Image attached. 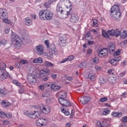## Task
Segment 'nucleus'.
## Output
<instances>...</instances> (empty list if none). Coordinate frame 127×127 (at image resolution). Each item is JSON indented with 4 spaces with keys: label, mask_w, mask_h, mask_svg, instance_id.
<instances>
[{
    "label": "nucleus",
    "mask_w": 127,
    "mask_h": 127,
    "mask_svg": "<svg viewBox=\"0 0 127 127\" xmlns=\"http://www.w3.org/2000/svg\"><path fill=\"white\" fill-rule=\"evenodd\" d=\"M63 3H64V1L63 0H60L58 2L57 6L56 11L57 12H60L61 14H63V16L64 18H67V17L71 14V10H72V8H70L69 11L63 10V8H62Z\"/></svg>",
    "instance_id": "f257e3e1"
},
{
    "label": "nucleus",
    "mask_w": 127,
    "mask_h": 127,
    "mask_svg": "<svg viewBox=\"0 0 127 127\" xmlns=\"http://www.w3.org/2000/svg\"><path fill=\"white\" fill-rule=\"evenodd\" d=\"M119 6V4L114 5L111 9V16L114 20H119L120 17L122 16Z\"/></svg>",
    "instance_id": "f03ea898"
},
{
    "label": "nucleus",
    "mask_w": 127,
    "mask_h": 127,
    "mask_svg": "<svg viewBox=\"0 0 127 127\" xmlns=\"http://www.w3.org/2000/svg\"><path fill=\"white\" fill-rule=\"evenodd\" d=\"M11 41L12 43L14 44L16 48L20 47L21 44H22V41L20 38L18 37L16 34L12 32V35L11 36Z\"/></svg>",
    "instance_id": "7ed1b4c3"
},
{
    "label": "nucleus",
    "mask_w": 127,
    "mask_h": 127,
    "mask_svg": "<svg viewBox=\"0 0 127 127\" xmlns=\"http://www.w3.org/2000/svg\"><path fill=\"white\" fill-rule=\"evenodd\" d=\"M6 67V65L4 63L2 62L0 63V70L2 73L1 75H0V80H5L8 76V73H7L6 70H5Z\"/></svg>",
    "instance_id": "20e7f679"
},
{
    "label": "nucleus",
    "mask_w": 127,
    "mask_h": 127,
    "mask_svg": "<svg viewBox=\"0 0 127 127\" xmlns=\"http://www.w3.org/2000/svg\"><path fill=\"white\" fill-rule=\"evenodd\" d=\"M50 50L49 53L47 54V57L49 59H52L53 58V55H57L58 53L57 52V50L55 48V45H52L49 47Z\"/></svg>",
    "instance_id": "39448f33"
},
{
    "label": "nucleus",
    "mask_w": 127,
    "mask_h": 127,
    "mask_svg": "<svg viewBox=\"0 0 127 127\" xmlns=\"http://www.w3.org/2000/svg\"><path fill=\"white\" fill-rule=\"evenodd\" d=\"M40 115H41L40 111H34L28 113L27 116L30 119H37L40 117Z\"/></svg>",
    "instance_id": "423d86ee"
},
{
    "label": "nucleus",
    "mask_w": 127,
    "mask_h": 127,
    "mask_svg": "<svg viewBox=\"0 0 127 127\" xmlns=\"http://www.w3.org/2000/svg\"><path fill=\"white\" fill-rule=\"evenodd\" d=\"M27 80L29 84L30 85H34L36 82V78L35 75L33 73H29L27 75Z\"/></svg>",
    "instance_id": "0eeeda50"
},
{
    "label": "nucleus",
    "mask_w": 127,
    "mask_h": 127,
    "mask_svg": "<svg viewBox=\"0 0 127 127\" xmlns=\"http://www.w3.org/2000/svg\"><path fill=\"white\" fill-rule=\"evenodd\" d=\"M40 110L44 114V115H48V114H50L51 112V109L50 107L46 105H42L40 107Z\"/></svg>",
    "instance_id": "6e6552de"
},
{
    "label": "nucleus",
    "mask_w": 127,
    "mask_h": 127,
    "mask_svg": "<svg viewBox=\"0 0 127 127\" xmlns=\"http://www.w3.org/2000/svg\"><path fill=\"white\" fill-rule=\"evenodd\" d=\"M59 102L62 106L64 107H70L71 103L65 99H59Z\"/></svg>",
    "instance_id": "1a4fd4ad"
},
{
    "label": "nucleus",
    "mask_w": 127,
    "mask_h": 127,
    "mask_svg": "<svg viewBox=\"0 0 127 127\" xmlns=\"http://www.w3.org/2000/svg\"><path fill=\"white\" fill-rule=\"evenodd\" d=\"M70 21L72 23H76V22L79 21V17L76 14H71Z\"/></svg>",
    "instance_id": "9d476101"
},
{
    "label": "nucleus",
    "mask_w": 127,
    "mask_h": 127,
    "mask_svg": "<svg viewBox=\"0 0 127 127\" xmlns=\"http://www.w3.org/2000/svg\"><path fill=\"white\" fill-rule=\"evenodd\" d=\"M7 17V11L4 8H0V18L2 19Z\"/></svg>",
    "instance_id": "9b49d317"
},
{
    "label": "nucleus",
    "mask_w": 127,
    "mask_h": 127,
    "mask_svg": "<svg viewBox=\"0 0 127 127\" xmlns=\"http://www.w3.org/2000/svg\"><path fill=\"white\" fill-rule=\"evenodd\" d=\"M98 56L99 57H104V56H108V50L103 49L98 51Z\"/></svg>",
    "instance_id": "f8f14e48"
},
{
    "label": "nucleus",
    "mask_w": 127,
    "mask_h": 127,
    "mask_svg": "<svg viewBox=\"0 0 127 127\" xmlns=\"http://www.w3.org/2000/svg\"><path fill=\"white\" fill-rule=\"evenodd\" d=\"M37 53L39 55H41L44 52V47L42 45H39L36 47Z\"/></svg>",
    "instance_id": "ddd939ff"
},
{
    "label": "nucleus",
    "mask_w": 127,
    "mask_h": 127,
    "mask_svg": "<svg viewBox=\"0 0 127 127\" xmlns=\"http://www.w3.org/2000/svg\"><path fill=\"white\" fill-rule=\"evenodd\" d=\"M107 49L108 50H109V53H110V54H113V53L115 52V49H116V46L115 45V44L111 43L108 45Z\"/></svg>",
    "instance_id": "4468645a"
},
{
    "label": "nucleus",
    "mask_w": 127,
    "mask_h": 127,
    "mask_svg": "<svg viewBox=\"0 0 127 127\" xmlns=\"http://www.w3.org/2000/svg\"><path fill=\"white\" fill-rule=\"evenodd\" d=\"M60 40L61 41L60 45L61 46H65V44L67 42V37L66 35H63L60 37Z\"/></svg>",
    "instance_id": "2eb2a0df"
},
{
    "label": "nucleus",
    "mask_w": 127,
    "mask_h": 127,
    "mask_svg": "<svg viewBox=\"0 0 127 127\" xmlns=\"http://www.w3.org/2000/svg\"><path fill=\"white\" fill-rule=\"evenodd\" d=\"M121 59H122V58H121V57H116L114 59L111 60L109 61V62L111 64L113 65V66H116L117 64H118V62H119V61H121Z\"/></svg>",
    "instance_id": "dca6fc26"
},
{
    "label": "nucleus",
    "mask_w": 127,
    "mask_h": 127,
    "mask_svg": "<svg viewBox=\"0 0 127 127\" xmlns=\"http://www.w3.org/2000/svg\"><path fill=\"white\" fill-rule=\"evenodd\" d=\"M39 15L40 19L45 20L46 19V10H40L39 12Z\"/></svg>",
    "instance_id": "f3484780"
},
{
    "label": "nucleus",
    "mask_w": 127,
    "mask_h": 127,
    "mask_svg": "<svg viewBox=\"0 0 127 127\" xmlns=\"http://www.w3.org/2000/svg\"><path fill=\"white\" fill-rule=\"evenodd\" d=\"M50 72V69L49 68H44L40 70V75L41 76H47V75L49 74Z\"/></svg>",
    "instance_id": "a211bd4d"
},
{
    "label": "nucleus",
    "mask_w": 127,
    "mask_h": 127,
    "mask_svg": "<svg viewBox=\"0 0 127 127\" xmlns=\"http://www.w3.org/2000/svg\"><path fill=\"white\" fill-rule=\"evenodd\" d=\"M46 123V119H38V121L36 122V125L38 127H42L44 124Z\"/></svg>",
    "instance_id": "6ab92c4d"
},
{
    "label": "nucleus",
    "mask_w": 127,
    "mask_h": 127,
    "mask_svg": "<svg viewBox=\"0 0 127 127\" xmlns=\"http://www.w3.org/2000/svg\"><path fill=\"white\" fill-rule=\"evenodd\" d=\"M53 17V13L50 11L46 10V19L51 20Z\"/></svg>",
    "instance_id": "aec40b11"
},
{
    "label": "nucleus",
    "mask_w": 127,
    "mask_h": 127,
    "mask_svg": "<svg viewBox=\"0 0 127 127\" xmlns=\"http://www.w3.org/2000/svg\"><path fill=\"white\" fill-rule=\"evenodd\" d=\"M97 124L98 127H108L109 126V124L107 123L106 120H104L102 122H100V121L97 122Z\"/></svg>",
    "instance_id": "412c9836"
},
{
    "label": "nucleus",
    "mask_w": 127,
    "mask_h": 127,
    "mask_svg": "<svg viewBox=\"0 0 127 127\" xmlns=\"http://www.w3.org/2000/svg\"><path fill=\"white\" fill-rule=\"evenodd\" d=\"M43 65L46 68H49V67H54V64H52L50 62H48V61H45L43 63Z\"/></svg>",
    "instance_id": "4be33fe9"
},
{
    "label": "nucleus",
    "mask_w": 127,
    "mask_h": 127,
    "mask_svg": "<svg viewBox=\"0 0 127 127\" xmlns=\"http://www.w3.org/2000/svg\"><path fill=\"white\" fill-rule=\"evenodd\" d=\"M6 95H7L6 89L3 88H0V97H5Z\"/></svg>",
    "instance_id": "5701e85b"
},
{
    "label": "nucleus",
    "mask_w": 127,
    "mask_h": 127,
    "mask_svg": "<svg viewBox=\"0 0 127 127\" xmlns=\"http://www.w3.org/2000/svg\"><path fill=\"white\" fill-rule=\"evenodd\" d=\"M80 102L82 104V105H86L88 102H90V98L88 97L85 96L83 97Z\"/></svg>",
    "instance_id": "b1692460"
},
{
    "label": "nucleus",
    "mask_w": 127,
    "mask_h": 127,
    "mask_svg": "<svg viewBox=\"0 0 127 127\" xmlns=\"http://www.w3.org/2000/svg\"><path fill=\"white\" fill-rule=\"evenodd\" d=\"M58 95L59 96V99H66L67 97V92H59Z\"/></svg>",
    "instance_id": "393cba45"
},
{
    "label": "nucleus",
    "mask_w": 127,
    "mask_h": 127,
    "mask_svg": "<svg viewBox=\"0 0 127 127\" xmlns=\"http://www.w3.org/2000/svg\"><path fill=\"white\" fill-rule=\"evenodd\" d=\"M51 88L52 91H54V92H56L57 91H59V90H60V89L61 88V87L59 85L52 84L51 86Z\"/></svg>",
    "instance_id": "a878e982"
},
{
    "label": "nucleus",
    "mask_w": 127,
    "mask_h": 127,
    "mask_svg": "<svg viewBox=\"0 0 127 127\" xmlns=\"http://www.w3.org/2000/svg\"><path fill=\"white\" fill-rule=\"evenodd\" d=\"M73 59H74V56L70 55L67 58L62 61L61 63H65V62H67V61H71V60H73Z\"/></svg>",
    "instance_id": "bb28decb"
},
{
    "label": "nucleus",
    "mask_w": 127,
    "mask_h": 127,
    "mask_svg": "<svg viewBox=\"0 0 127 127\" xmlns=\"http://www.w3.org/2000/svg\"><path fill=\"white\" fill-rule=\"evenodd\" d=\"M112 115L113 117H115V118H121L123 116V114H122V113H120L118 112H113L112 113Z\"/></svg>",
    "instance_id": "cd10ccee"
},
{
    "label": "nucleus",
    "mask_w": 127,
    "mask_h": 127,
    "mask_svg": "<svg viewBox=\"0 0 127 127\" xmlns=\"http://www.w3.org/2000/svg\"><path fill=\"white\" fill-rule=\"evenodd\" d=\"M42 62H43V60L41 58L35 59L33 60V63L34 64L38 63L39 64H41Z\"/></svg>",
    "instance_id": "c85d7f7f"
},
{
    "label": "nucleus",
    "mask_w": 127,
    "mask_h": 127,
    "mask_svg": "<svg viewBox=\"0 0 127 127\" xmlns=\"http://www.w3.org/2000/svg\"><path fill=\"white\" fill-rule=\"evenodd\" d=\"M85 39L86 40H92L93 39V36L90 33H87L85 36Z\"/></svg>",
    "instance_id": "c756f323"
},
{
    "label": "nucleus",
    "mask_w": 127,
    "mask_h": 127,
    "mask_svg": "<svg viewBox=\"0 0 127 127\" xmlns=\"http://www.w3.org/2000/svg\"><path fill=\"white\" fill-rule=\"evenodd\" d=\"M1 105H3V107H9V106H10V103L7 100H3L1 102Z\"/></svg>",
    "instance_id": "7c9ffc66"
},
{
    "label": "nucleus",
    "mask_w": 127,
    "mask_h": 127,
    "mask_svg": "<svg viewBox=\"0 0 127 127\" xmlns=\"http://www.w3.org/2000/svg\"><path fill=\"white\" fill-rule=\"evenodd\" d=\"M25 24L27 25L28 26H29L30 25H31L32 24V22H31V20L28 18L26 17L25 19Z\"/></svg>",
    "instance_id": "2f4dec72"
},
{
    "label": "nucleus",
    "mask_w": 127,
    "mask_h": 127,
    "mask_svg": "<svg viewBox=\"0 0 127 127\" xmlns=\"http://www.w3.org/2000/svg\"><path fill=\"white\" fill-rule=\"evenodd\" d=\"M120 37L121 38L125 39L127 38V31L124 30L123 32L121 34Z\"/></svg>",
    "instance_id": "473e14b6"
},
{
    "label": "nucleus",
    "mask_w": 127,
    "mask_h": 127,
    "mask_svg": "<svg viewBox=\"0 0 127 127\" xmlns=\"http://www.w3.org/2000/svg\"><path fill=\"white\" fill-rule=\"evenodd\" d=\"M88 78L90 79V80H91V81H92L93 82L96 80V76H95V75L92 73H90L88 75Z\"/></svg>",
    "instance_id": "72a5a7b5"
},
{
    "label": "nucleus",
    "mask_w": 127,
    "mask_h": 127,
    "mask_svg": "<svg viewBox=\"0 0 127 127\" xmlns=\"http://www.w3.org/2000/svg\"><path fill=\"white\" fill-rule=\"evenodd\" d=\"M111 112V109L108 108H105L103 111V114L104 116H107L110 114Z\"/></svg>",
    "instance_id": "f704fd0d"
},
{
    "label": "nucleus",
    "mask_w": 127,
    "mask_h": 127,
    "mask_svg": "<svg viewBox=\"0 0 127 127\" xmlns=\"http://www.w3.org/2000/svg\"><path fill=\"white\" fill-rule=\"evenodd\" d=\"M7 44V41L5 39L0 40V46L1 45H5Z\"/></svg>",
    "instance_id": "c9c22d12"
},
{
    "label": "nucleus",
    "mask_w": 127,
    "mask_h": 127,
    "mask_svg": "<svg viewBox=\"0 0 127 127\" xmlns=\"http://www.w3.org/2000/svg\"><path fill=\"white\" fill-rule=\"evenodd\" d=\"M115 35L116 37H119V36H121V31L118 29L115 30Z\"/></svg>",
    "instance_id": "e433bc0d"
},
{
    "label": "nucleus",
    "mask_w": 127,
    "mask_h": 127,
    "mask_svg": "<svg viewBox=\"0 0 127 127\" xmlns=\"http://www.w3.org/2000/svg\"><path fill=\"white\" fill-rule=\"evenodd\" d=\"M108 33L109 35H111V36H115V30L112 29L108 31Z\"/></svg>",
    "instance_id": "4c0bfd02"
},
{
    "label": "nucleus",
    "mask_w": 127,
    "mask_h": 127,
    "mask_svg": "<svg viewBox=\"0 0 127 127\" xmlns=\"http://www.w3.org/2000/svg\"><path fill=\"white\" fill-rule=\"evenodd\" d=\"M3 22L5 23H7V24H9L10 23V21L8 20L7 17H4V18H2Z\"/></svg>",
    "instance_id": "58836bf2"
},
{
    "label": "nucleus",
    "mask_w": 127,
    "mask_h": 127,
    "mask_svg": "<svg viewBox=\"0 0 127 127\" xmlns=\"http://www.w3.org/2000/svg\"><path fill=\"white\" fill-rule=\"evenodd\" d=\"M113 53V56H114V57H116V56H119V55H120V54H121V50H118L115 53L114 52Z\"/></svg>",
    "instance_id": "ea45409f"
},
{
    "label": "nucleus",
    "mask_w": 127,
    "mask_h": 127,
    "mask_svg": "<svg viewBox=\"0 0 127 127\" xmlns=\"http://www.w3.org/2000/svg\"><path fill=\"white\" fill-rule=\"evenodd\" d=\"M93 26L94 27H98V26H99V24H98V20L95 19V20H93Z\"/></svg>",
    "instance_id": "a19ab883"
},
{
    "label": "nucleus",
    "mask_w": 127,
    "mask_h": 127,
    "mask_svg": "<svg viewBox=\"0 0 127 127\" xmlns=\"http://www.w3.org/2000/svg\"><path fill=\"white\" fill-rule=\"evenodd\" d=\"M102 36L105 37V38H109V36L108 33L105 31H102Z\"/></svg>",
    "instance_id": "79ce46f5"
},
{
    "label": "nucleus",
    "mask_w": 127,
    "mask_h": 127,
    "mask_svg": "<svg viewBox=\"0 0 127 127\" xmlns=\"http://www.w3.org/2000/svg\"><path fill=\"white\" fill-rule=\"evenodd\" d=\"M107 101H108V98H107V97H103V98H100V101L101 103H104L105 102H107Z\"/></svg>",
    "instance_id": "37998d69"
},
{
    "label": "nucleus",
    "mask_w": 127,
    "mask_h": 127,
    "mask_svg": "<svg viewBox=\"0 0 127 127\" xmlns=\"http://www.w3.org/2000/svg\"><path fill=\"white\" fill-rule=\"evenodd\" d=\"M106 82L107 81L106 79L102 78H100L99 80V83H100V84H105Z\"/></svg>",
    "instance_id": "c03bdc74"
},
{
    "label": "nucleus",
    "mask_w": 127,
    "mask_h": 127,
    "mask_svg": "<svg viewBox=\"0 0 127 127\" xmlns=\"http://www.w3.org/2000/svg\"><path fill=\"white\" fill-rule=\"evenodd\" d=\"M52 3H50L49 1H48V3L46 2L44 3V6L46 7V8H49V7H50V4H51Z\"/></svg>",
    "instance_id": "a18cd8bd"
},
{
    "label": "nucleus",
    "mask_w": 127,
    "mask_h": 127,
    "mask_svg": "<svg viewBox=\"0 0 127 127\" xmlns=\"http://www.w3.org/2000/svg\"><path fill=\"white\" fill-rule=\"evenodd\" d=\"M13 84H15L16 86H18L19 87L20 86V83L16 80H13Z\"/></svg>",
    "instance_id": "49530a36"
},
{
    "label": "nucleus",
    "mask_w": 127,
    "mask_h": 127,
    "mask_svg": "<svg viewBox=\"0 0 127 127\" xmlns=\"http://www.w3.org/2000/svg\"><path fill=\"white\" fill-rule=\"evenodd\" d=\"M43 85H44V86H45V88H48V87H51V85L52 84L50 83H45L43 84Z\"/></svg>",
    "instance_id": "de8ad7c7"
},
{
    "label": "nucleus",
    "mask_w": 127,
    "mask_h": 127,
    "mask_svg": "<svg viewBox=\"0 0 127 127\" xmlns=\"http://www.w3.org/2000/svg\"><path fill=\"white\" fill-rule=\"evenodd\" d=\"M18 92L19 94H23V93H24V89H23V87H20Z\"/></svg>",
    "instance_id": "09e8293b"
},
{
    "label": "nucleus",
    "mask_w": 127,
    "mask_h": 127,
    "mask_svg": "<svg viewBox=\"0 0 127 127\" xmlns=\"http://www.w3.org/2000/svg\"><path fill=\"white\" fill-rule=\"evenodd\" d=\"M110 81L111 83H113V84H114V83H116V77H112Z\"/></svg>",
    "instance_id": "8fccbe9b"
},
{
    "label": "nucleus",
    "mask_w": 127,
    "mask_h": 127,
    "mask_svg": "<svg viewBox=\"0 0 127 127\" xmlns=\"http://www.w3.org/2000/svg\"><path fill=\"white\" fill-rule=\"evenodd\" d=\"M4 117H5V114L0 111V118H4Z\"/></svg>",
    "instance_id": "3c124183"
},
{
    "label": "nucleus",
    "mask_w": 127,
    "mask_h": 127,
    "mask_svg": "<svg viewBox=\"0 0 127 127\" xmlns=\"http://www.w3.org/2000/svg\"><path fill=\"white\" fill-rule=\"evenodd\" d=\"M122 120L123 123H127V116L123 117Z\"/></svg>",
    "instance_id": "603ef678"
},
{
    "label": "nucleus",
    "mask_w": 127,
    "mask_h": 127,
    "mask_svg": "<svg viewBox=\"0 0 127 127\" xmlns=\"http://www.w3.org/2000/svg\"><path fill=\"white\" fill-rule=\"evenodd\" d=\"M45 44L46 45L47 48H49L50 46H49V41H48V40H46L45 41Z\"/></svg>",
    "instance_id": "864d4df0"
},
{
    "label": "nucleus",
    "mask_w": 127,
    "mask_h": 127,
    "mask_svg": "<svg viewBox=\"0 0 127 127\" xmlns=\"http://www.w3.org/2000/svg\"><path fill=\"white\" fill-rule=\"evenodd\" d=\"M45 86H44V85L43 84L42 85H40L39 86V89L40 90H41V91H44V88H45Z\"/></svg>",
    "instance_id": "5fc2aeb1"
},
{
    "label": "nucleus",
    "mask_w": 127,
    "mask_h": 127,
    "mask_svg": "<svg viewBox=\"0 0 127 127\" xmlns=\"http://www.w3.org/2000/svg\"><path fill=\"white\" fill-rule=\"evenodd\" d=\"M10 28L9 27H7L5 28V33L6 34H7L9 32Z\"/></svg>",
    "instance_id": "6e6d98bb"
},
{
    "label": "nucleus",
    "mask_w": 127,
    "mask_h": 127,
    "mask_svg": "<svg viewBox=\"0 0 127 127\" xmlns=\"http://www.w3.org/2000/svg\"><path fill=\"white\" fill-rule=\"evenodd\" d=\"M113 71H114L113 68L110 69L108 70L107 73H108V74H114V72H113Z\"/></svg>",
    "instance_id": "4d7b16f0"
},
{
    "label": "nucleus",
    "mask_w": 127,
    "mask_h": 127,
    "mask_svg": "<svg viewBox=\"0 0 127 127\" xmlns=\"http://www.w3.org/2000/svg\"><path fill=\"white\" fill-rule=\"evenodd\" d=\"M94 63H99V59L98 58H95L93 60Z\"/></svg>",
    "instance_id": "13d9d810"
},
{
    "label": "nucleus",
    "mask_w": 127,
    "mask_h": 127,
    "mask_svg": "<svg viewBox=\"0 0 127 127\" xmlns=\"http://www.w3.org/2000/svg\"><path fill=\"white\" fill-rule=\"evenodd\" d=\"M5 117L8 118V119H10L11 118V114L7 113V114H5Z\"/></svg>",
    "instance_id": "bf43d9fd"
},
{
    "label": "nucleus",
    "mask_w": 127,
    "mask_h": 127,
    "mask_svg": "<svg viewBox=\"0 0 127 127\" xmlns=\"http://www.w3.org/2000/svg\"><path fill=\"white\" fill-rule=\"evenodd\" d=\"M50 101H51V99L49 98H48L45 100V103L47 104V105H49V104H50Z\"/></svg>",
    "instance_id": "052dcab7"
},
{
    "label": "nucleus",
    "mask_w": 127,
    "mask_h": 127,
    "mask_svg": "<svg viewBox=\"0 0 127 127\" xmlns=\"http://www.w3.org/2000/svg\"><path fill=\"white\" fill-rule=\"evenodd\" d=\"M2 124L4 126H6L7 125H8V121L7 120L3 121Z\"/></svg>",
    "instance_id": "680f3d73"
},
{
    "label": "nucleus",
    "mask_w": 127,
    "mask_h": 127,
    "mask_svg": "<svg viewBox=\"0 0 127 127\" xmlns=\"http://www.w3.org/2000/svg\"><path fill=\"white\" fill-rule=\"evenodd\" d=\"M127 65V62L126 61H124L122 63H121V66H123L125 67Z\"/></svg>",
    "instance_id": "e2e57ef3"
},
{
    "label": "nucleus",
    "mask_w": 127,
    "mask_h": 127,
    "mask_svg": "<svg viewBox=\"0 0 127 127\" xmlns=\"http://www.w3.org/2000/svg\"><path fill=\"white\" fill-rule=\"evenodd\" d=\"M78 91H79L80 92H81V93H83L84 91H85V88H84V87L79 88L78 89H77Z\"/></svg>",
    "instance_id": "0e129e2a"
},
{
    "label": "nucleus",
    "mask_w": 127,
    "mask_h": 127,
    "mask_svg": "<svg viewBox=\"0 0 127 127\" xmlns=\"http://www.w3.org/2000/svg\"><path fill=\"white\" fill-rule=\"evenodd\" d=\"M94 41H88V45H92V44H94Z\"/></svg>",
    "instance_id": "69168bd1"
},
{
    "label": "nucleus",
    "mask_w": 127,
    "mask_h": 127,
    "mask_svg": "<svg viewBox=\"0 0 127 127\" xmlns=\"http://www.w3.org/2000/svg\"><path fill=\"white\" fill-rule=\"evenodd\" d=\"M125 75H126V72H123L120 73L119 76H120V77H124Z\"/></svg>",
    "instance_id": "338daca9"
},
{
    "label": "nucleus",
    "mask_w": 127,
    "mask_h": 127,
    "mask_svg": "<svg viewBox=\"0 0 127 127\" xmlns=\"http://www.w3.org/2000/svg\"><path fill=\"white\" fill-rule=\"evenodd\" d=\"M51 77L53 79H56V77H57V74H52Z\"/></svg>",
    "instance_id": "774afa93"
}]
</instances>
